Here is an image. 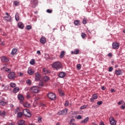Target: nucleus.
I'll use <instances>...</instances> for the list:
<instances>
[{"label":"nucleus","instance_id":"412c9836","mask_svg":"<svg viewBox=\"0 0 125 125\" xmlns=\"http://www.w3.org/2000/svg\"><path fill=\"white\" fill-rule=\"evenodd\" d=\"M17 52V49L16 48H14L13 49L11 54V55H15V54H16V53Z\"/></svg>","mask_w":125,"mask_h":125},{"label":"nucleus","instance_id":"f3484780","mask_svg":"<svg viewBox=\"0 0 125 125\" xmlns=\"http://www.w3.org/2000/svg\"><path fill=\"white\" fill-rule=\"evenodd\" d=\"M18 125H27V124H25V121H24V120H20L18 122Z\"/></svg>","mask_w":125,"mask_h":125},{"label":"nucleus","instance_id":"680f3d73","mask_svg":"<svg viewBox=\"0 0 125 125\" xmlns=\"http://www.w3.org/2000/svg\"><path fill=\"white\" fill-rule=\"evenodd\" d=\"M94 99L92 97V98L90 99V101L91 102H93V101H94Z\"/></svg>","mask_w":125,"mask_h":125},{"label":"nucleus","instance_id":"5701e85b","mask_svg":"<svg viewBox=\"0 0 125 125\" xmlns=\"http://www.w3.org/2000/svg\"><path fill=\"white\" fill-rule=\"evenodd\" d=\"M18 91H19V87H16L13 90L14 93H17Z\"/></svg>","mask_w":125,"mask_h":125},{"label":"nucleus","instance_id":"bb28decb","mask_svg":"<svg viewBox=\"0 0 125 125\" xmlns=\"http://www.w3.org/2000/svg\"><path fill=\"white\" fill-rule=\"evenodd\" d=\"M4 19L7 21H10L11 20V17L10 16L4 17Z\"/></svg>","mask_w":125,"mask_h":125},{"label":"nucleus","instance_id":"c85d7f7f","mask_svg":"<svg viewBox=\"0 0 125 125\" xmlns=\"http://www.w3.org/2000/svg\"><path fill=\"white\" fill-rule=\"evenodd\" d=\"M64 56H65V52L64 51H62L60 56V58H63V57H64Z\"/></svg>","mask_w":125,"mask_h":125},{"label":"nucleus","instance_id":"aec40b11","mask_svg":"<svg viewBox=\"0 0 125 125\" xmlns=\"http://www.w3.org/2000/svg\"><path fill=\"white\" fill-rule=\"evenodd\" d=\"M80 52V50L79 49H76L74 51H71L72 54H79V53Z\"/></svg>","mask_w":125,"mask_h":125},{"label":"nucleus","instance_id":"a19ab883","mask_svg":"<svg viewBox=\"0 0 125 125\" xmlns=\"http://www.w3.org/2000/svg\"><path fill=\"white\" fill-rule=\"evenodd\" d=\"M14 5L17 6V5H19V2L17 1H15L14 2Z\"/></svg>","mask_w":125,"mask_h":125},{"label":"nucleus","instance_id":"69168bd1","mask_svg":"<svg viewBox=\"0 0 125 125\" xmlns=\"http://www.w3.org/2000/svg\"><path fill=\"white\" fill-rule=\"evenodd\" d=\"M102 90H105V89H106V88H105V87H104V86H103V87H102Z\"/></svg>","mask_w":125,"mask_h":125},{"label":"nucleus","instance_id":"9d476101","mask_svg":"<svg viewBox=\"0 0 125 125\" xmlns=\"http://www.w3.org/2000/svg\"><path fill=\"white\" fill-rule=\"evenodd\" d=\"M40 41L41 43H42V44H44V43L46 42V38L42 36V37H41Z\"/></svg>","mask_w":125,"mask_h":125},{"label":"nucleus","instance_id":"6ab92c4d","mask_svg":"<svg viewBox=\"0 0 125 125\" xmlns=\"http://www.w3.org/2000/svg\"><path fill=\"white\" fill-rule=\"evenodd\" d=\"M18 98L19 100H21V101H23L24 100V97L22 94H19L18 96Z\"/></svg>","mask_w":125,"mask_h":125},{"label":"nucleus","instance_id":"7c9ffc66","mask_svg":"<svg viewBox=\"0 0 125 125\" xmlns=\"http://www.w3.org/2000/svg\"><path fill=\"white\" fill-rule=\"evenodd\" d=\"M10 86L11 87H15V86H16V84L15 83H10Z\"/></svg>","mask_w":125,"mask_h":125},{"label":"nucleus","instance_id":"5fc2aeb1","mask_svg":"<svg viewBox=\"0 0 125 125\" xmlns=\"http://www.w3.org/2000/svg\"><path fill=\"white\" fill-rule=\"evenodd\" d=\"M92 109H96V108H98V105H93L92 106Z\"/></svg>","mask_w":125,"mask_h":125},{"label":"nucleus","instance_id":"e2e57ef3","mask_svg":"<svg viewBox=\"0 0 125 125\" xmlns=\"http://www.w3.org/2000/svg\"><path fill=\"white\" fill-rule=\"evenodd\" d=\"M26 97L27 98L29 99L30 98L31 96H30V94H27Z\"/></svg>","mask_w":125,"mask_h":125},{"label":"nucleus","instance_id":"39448f33","mask_svg":"<svg viewBox=\"0 0 125 125\" xmlns=\"http://www.w3.org/2000/svg\"><path fill=\"white\" fill-rule=\"evenodd\" d=\"M8 102L6 100H5V98L2 97L0 99V105L1 106H4L5 105L7 104Z\"/></svg>","mask_w":125,"mask_h":125},{"label":"nucleus","instance_id":"8fccbe9b","mask_svg":"<svg viewBox=\"0 0 125 125\" xmlns=\"http://www.w3.org/2000/svg\"><path fill=\"white\" fill-rule=\"evenodd\" d=\"M86 22H87V21H86V19H85V18H84V19H83V24H86Z\"/></svg>","mask_w":125,"mask_h":125},{"label":"nucleus","instance_id":"6e6552de","mask_svg":"<svg viewBox=\"0 0 125 125\" xmlns=\"http://www.w3.org/2000/svg\"><path fill=\"white\" fill-rule=\"evenodd\" d=\"M109 121L111 125H116L117 124V122L114 117L111 116L109 117Z\"/></svg>","mask_w":125,"mask_h":125},{"label":"nucleus","instance_id":"7ed1b4c3","mask_svg":"<svg viewBox=\"0 0 125 125\" xmlns=\"http://www.w3.org/2000/svg\"><path fill=\"white\" fill-rule=\"evenodd\" d=\"M47 97L51 100H56V95H55V94H54L52 92L48 93L47 94Z\"/></svg>","mask_w":125,"mask_h":125},{"label":"nucleus","instance_id":"f704fd0d","mask_svg":"<svg viewBox=\"0 0 125 125\" xmlns=\"http://www.w3.org/2000/svg\"><path fill=\"white\" fill-rule=\"evenodd\" d=\"M26 83L28 84V85H31V84H32V82L30 80V79L26 80Z\"/></svg>","mask_w":125,"mask_h":125},{"label":"nucleus","instance_id":"58836bf2","mask_svg":"<svg viewBox=\"0 0 125 125\" xmlns=\"http://www.w3.org/2000/svg\"><path fill=\"white\" fill-rule=\"evenodd\" d=\"M81 37L82 38H83V39H84V38L86 37V35L85 34V33H82L81 34Z\"/></svg>","mask_w":125,"mask_h":125},{"label":"nucleus","instance_id":"2eb2a0df","mask_svg":"<svg viewBox=\"0 0 125 125\" xmlns=\"http://www.w3.org/2000/svg\"><path fill=\"white\" fill-rule=\"evenodd\" d=\"M31 3L33 6H36L38 4V0H31Z\"/></svg>","mask_w":125,"mask_h":125},{"label":"nucleus","instance_id":"c756f323","mask_svg":"<svg viewBox=\"0 0 125 125\" xmlns=\"http://www.w3.org/2000/svg\"><path fill=\"white\" fill-rule=\"evenodd\" d=\"M23 106L24 107H26V108H29L30 105V104H29V103H23Z\"/></svg>","mask_w":125,"mask_h":125},{"label":"nucleus","instance_id":"a211bd4d","mask_svg":"<svg viewBox=\"0 0 125 125\" xmlns=\"http://www.w3.org/2000/svg\"><path fill=\"white\" fill-rule=\"evenodd\" d=\"M18 26L19 27V28H20V29H23L24 28V24H23V23L20 22H19L18 23Z\"/></svg>","mask_w":125,"mask_h":125},{"label":"nucleus","instance_id":"1a4fd4ad","mask_svg":"<svg viewBox=\"0 0 125 125\" xmlns=\"http://www.w3.org/2000/svg\"><path fill=\"white\" fill-rule=\"evenodd\" d=\"M67 109H63L58 112V115H66L67 114Z\"/></svg>","mask_w":125,"mask_h":125},{"label":"nucleus","instance_id":"09e8293b","mask_svg":"<svg viewBox=\"0 0 125 125\" xmlns=\"http://www.w3.org/2000/svg\"><path fill=\"white\" fill-rule=\"evenodd\" d=\"M69 105V102L68 101H66L64 104V106H68Z\"/></svg>","mask_w":125,"mask_h":125},{"label":"nucleus","instance_id":"20e7f679","mask_svg":"<svg viewBox=\"0 0 125 125\" xmlns=\"http://www.w3.org/2000/svg\"><path fill=\"white\" fill-rule=\"evenodd\" d=\"M30 92H32L33 93H38L39 91H40V89L38 86H33L30 89Z\"/></svg>","mask_w":125,"mask_h":125},{"label":"nucleus","instance_id":"49530a36","mask_svg":"<svg viewBox=\"0 0 125 125\" xmlns=\"http://www.w3.org/2000/svg\"><path fill=\"white\" fill-rule=\"evenodd\" d=\"M124 101H121L118 103V105H122V104H124Z\"/></svg>","mask_w":125,"mask_h":125},{"label":"nucleus","instance_id":"393cba45","mask_svg":"<svg viewBox=\"0 0 125 125\" xmlns=\"http://www.w3.org/2000/svg\"><path fill=\"white\" fill-rule=\"evenodd\" d=\"M27 73H28V74H29V75H33L34 74V72L33 71V70H32V69L31 68H28Z\"/></svg>","mask_w":125,"mask_h":125},{"label":"nucleus","instance_id":"864d4df0","mask_svg":"<svg viewBox=\"0 0 125 125\" xmlns=\"http://www.w3.org/2000/svg\"><path fill=\"white\" fill-rule=\"evenodd\" d=\"M5 72H8V73H10V72L11 71L10 70V69H9V68H6V69H5Z\"/></svg>","mask_w":125,"mask_h":125},{"label":"nucleus","instance_id":"4d7b16f0","mask_svg":"<svg viewBox=\"0 0 125 125\" xmlns=\"http://www.w3.org/2000/svg\"><path fill=\"white\" fill-rule=\"evenodd\" d=\"M18 75L20 77H22V76H23V74L21 72H20L18 73Z\"/></svg>","mask_w":125,"mask_h":125},{"label":"nucleus","instance_id":"b1692460","mask_svg":"<svg viewBox=\"0 0 125 125\" xmlns=\"http://www.w3.org/2000/svg\"><path fill=\"white\" fill-rule=\"evenodd\" d=\"M42 71V73L44 75H47V74H48V73H49V71H48V70L46 68H43Z\"/></svg>","mask_w":125,"mask_h":125},{"label":"nucleus","instance_id":"0eeeda50","mask_svg":"<svg viewBox=\"0 0 125 125\" xmlns=\"http://www.w3.org/2000/svg\"><path fill=\"white\" fill-rule=\"evenodd\" d=\"M112 47L113 49H119L120 48V43L117 42H114L112 43Z\"/></svg>","mask_w":125,"mask_h":125},{"label":"nucleus","instance_id":"bf43d9fd","mask_svg":"<svg viewBox=\"0 0 125 125\" xmlns=\"http://www.w3.org/2000/svg\"><path fill=\"white\" fill-rule=\"evenodd\" d=\"M38 122L39 123H42V118H38Z\"/></svg>","mask_w":125,"mask_h":125},{"label":"nucleus","instance_id":"ddd939ff","mask_svg":"<svg viewBox=\"0 0 125 125\" xmlns=\"http://www.w3.org/2000/svg\"><path fill=\"white\" fill-rule=\"evenodd\" d=\"M1 60L2 62H5V63L9 61V60L7 58H6V57H4V56L1 57Z\"/></svg>","mask_w":125,"mask_h":125},{"label":"nucleus","instance_id":"e433bc0d","mask_svg":"<svg viewBox=\"0 0 125 125\" xmlns=\"http://www.w3.org/2000/svg\"><path fill=\"white\" fill-rule=\"evenodd\" d=\"M39 86H40V87H42V86H43V82L40 81L39 83Z\"/></svg>","mask_w":125,"mask_h":125},{"label":"nucleus","instance_id":"4c0bfd02","mask_svg":"<svg viewBox=\"0 0 125 125\" xmlns=\"http://www.w3.org/2000/svg\"><path fill=\"white\" fill-rule=\"evenodd\" d=\"M0 116H5V111H0Z\"/></svg>","mask_w":125,"mask_h":125},{"label":"nucleus","instance_id":"9b49d317","mask_svg":"<svg viewBox=\"0 0 125 125\" xmlns=\"http://www.w3.org/2000/svg\"><path fill=\"white\" fill-rule=\"evenodd\" d=\"M41 78H42V76L40 75V73L37 72L35 74V80L36 81H40L41 80Z\"/></svg>","mask_w":125,"mask_h":125},{"label":"nucleus","instance_id":"72a5a7b5","mask_svg":"<svg viewBox=\"0 0 125 125\" xmlns=\"http://www.w3.org/2000/svg\"><path fill=\"white\" fill-rule=\"evenodd\" d=\"M18 118H21L22 116H23V113L22 112H19L17 114Z\"/></svg>","mask_w":125,"mask_h":125},{"label":"nucleus","instance_id":"79ce46f5","mask_svg":"<svg viewBox=\"0 0 125 125\" xmlns=\"http://www.w3.org/2000/svg\"><path fill=\"white\" fill-rule=\"evenodd\" d=\"M92 97L95 99H97V95L96 94H94L92 95Z\"/></svg>","mask_w":125,"mask_h":125},{"label":"nucleus","instance_id":"37998d69","mask_svg":"<svg viewBox=\"0 0 125 125\" xmlns=\"http://www.w3.org/2000/svg\"><path fill=\"white\" fill-rule=\"evenodd\" d=\"M85 108H86V105H84L81 106L80 109L81 110H83V109H85Z\"/></svg>","mask_w":125,"mask_h":125},{"label":"nucleus","instance_id":"603ef678","mask_svg":"<svg viewBox=\"0 0 125 125\" xmlns=\"http://www.w3.org/2000/svg\"><path fill=\"white\" fill-rule=\"evenodd\" d=\"M103 103L102 101H99L97 103V105H101Z\"/></svg>","mask_w":125,"mask_h":125},{"label":"nucleus","instance_id":"dca6fc26","mask_svg":"<svg viewBox=\"0 0 125 125\" xmlns=\"http://www.w3.org/2000/svg\"><path fill=\"white\" fill-rule=\"evenodd\" d=\"M88 120H89V118L86 117L84 120L81 121V124H86L87 122H88Z\"/></svg>","mask_w":125,"mask_h":125},{"label":"nucleus","instance_id":"c03bdc74","mask_svg":"<svg viewBox=\"0 0 125 125\" xmlns=\"http://www.w3.org/2000/svg\"><path fill=\"white\" fill-rule=\"evenodd\" d=\"M31 29H32V26H31V25L26 26V29L27 30H31Z\"/></svg>","mask_w":125,"mask_h":125},{"label":"nucleus","instance_id":"c9c22d12","mask_svg":"<svg viewBox=\"0 0 125 125\" xmlns=\"http://www.w3.org/2000/svg\"><path fill=\"white\" fill-rule=\"evenodd\" d=\"M59 91L60 92V96H64V95H65V94H64V93L62 92V91L60 89L59 90Z\"/></svg>","mask_w":125,"mask_h":125},{"label":"nucleus","instance_id":"338daca9","mask_svg":"<svg viewBox=\"0 0 125 125\" xmlns=\"http://www.w3.org/2000/svg\"><path fill=\"white\" fill-rule=\"evenodd\" d=\"M9 125H15V124L13 123H9Z\"/></svg>","mask_w":125,"mask_h":125},{"label":"nucleus","instance_id":"cd10ccee","mask_svg":"<svg viewBox=\"0 0 125 125\" xmlns=\"http://www.w3.org/2000/svg\"><path fill=\"white\" fill-rule=\"evenodd\" d=\"M15 20L17 21H19V20H20V19H19V13H16V15H15Z\"/></svg>","mask_w":125,"mask_h":125},{"label":"nucleus","instance_id":"13d9d810","mask_svg":"<svg viewBox=\"0 0 125 125\" xmlns=\"http://www.w3.org/2000/svg\"><path fill=\"white\" fill-rule=\"evenodd\" d=\"M37 54H38V55H41V51L38 50L37 51Z\"/></svg>","mask_w":125,"mask_h":125},{"label":"nucleus","instance_id":"423d86ee","mask_svg":"<svg viewBox=\"0 0 125 125\" xmlns=\"http://www.w3.org/2000/svg\"><path fill=\"white\" fill-rule=\"evenodd\" d=\"M23 114L25 117H31V112H30V110L29 109H24L23 110Z\"/></svg>","mask_w":125,"mask_h":125},{"label":"nucleus","instance_id":"052dcab7","mask_svg":"<svg viewBox=\"0 0 125 125\" xmlns=\"http://www.w3.org/2000/svg\"><path fill=\"white\" fill-rule=\"evenodd\" d=\"M120 108H121V109H123V110H125V106H124V105H122L121 106H120Z\"/></svg>","mask_w":125,"mask_h":125},{"label":"nucleus","instance_id":"ea45409f","mask_svg":"<svg viewBox=\"0 0 125 125\" xmlns=\"http://www.w3.org/2000/svg\"><path fill=\"white\" fill-rule=\"evenodd\" d=\"M30 64H31V65H34L35 64V60L32 59L30 62Z\"/></svg>","mask_w":125,"mask_h":125},{"label":"nucleus","instance_id":"774afa93","mask_svg":"<svg viewBox=\"0 0 125 125\" xmlns=\"http://www.w3.org/2000/svg\"><path fill=\"white\" fill-rule=\"evenodd\" d=\"M100 125H104V123H103V122H101L100 123Z\"/></svg>","mask_w":125,"mask_h":125},{"label":"nucleus","instance_id":"0e129e2a","mask_svg":"<svg viewBox=\"0 0 125 125\" xmlns=\"http://www.w3.org/2000/svg\"><path fill=\"white\" fill-rule=\"evenodd\" d=\"M108 57H111V56H112V53H110L108 54Z\"/></svg>","mask_w":125,"mask_h":125},{"label":"nucleus","instance_id":"4468645a","mask_svg":"<svg viewBox=\"0 0 125 125\" xmlns=\"http://www.w3.org/2000/svg\"><path fill=\"white\" fill-rule=\"evenodd\" d=\"M59 78H65L66 77V73L64 72H61L59 74Z\"/></svg>","mask_w":125,"mask_h":125},{"label":"nucleus","instance_id":"a878e982","mask_svg":"<svg viewBox=\"0 0 125 125\" xmlns=\"http://www.w3.org/2000/svg\"><path fill=\"white\" fill-rule=\"evenodd\" d=\"M43 81L44 82H47L49 81V77H48L47 76H45L43 78Z\"/></svg>","mask_w":125,"mask_h":125},{"label":"nucleus","instance_id":"473e14b6","mask_svg":"<svg viewBox=\"0 0 125 125\" xmlns=\"http://www.w3.org/2000/svg\"><path fill=\"white\" fill-rule=\"evenodd\" d=\"M44 58L45 59H46V60H47V59H49V55H48V54H45Z\"/></svg>","mask_w":125,"mask_h":125},{"label":"nucleus","instance_id":"2f4dec72","mask_svg":"<svg viewBox=\"0 0 125 125\" xmlns=\"http://www.w3.org/2000/svg\"><path fill=\"white\" fill-rule=\"evenodd\" d=\"M74 25L78 26V25H79V24H80V21L76 20L74 21Z\"/></svg>","mask_w":125,"mask_h":125},{"label":"nucleus","instance_id":"6e6d98bb","mask_svg":"<svg viewBox=\"0 0 125 125\" xmlns=\"http://www.w3.org/2000/svg\"><path fill=\"white\" fill-rule=\"evenodd\" d=\"M109 72H112L113 71V67H110L108 69Z\"/></svg>","mask_w":125,"mask_h":125},{"label":"nucleus","instance_id":"3c124183","mask_svg":"<svg viewBox=\"0 0 125 125\" xmlns=\"http://www.w3.org/2000/svg\"><path fill=\"white\" fill-rule=\"evenodd\" d=\"M76 118H77L78 120H81V119H82V116H81V115H78V116H76Z\"/></svg>","mask_w":125,"mask_h":125},{"label":"nucleus","instance_id":"f257e3e1","mask_svg":"<svg viewBox=\"0 0 125 125\" xmlns=\"http://www.w3.org/2000/svg\"><path fill=\"white\" fill-rule=\"evenodd\" d=\"M52 67L54 69H56V70H58V69H61L62 67L61 62H55L52 64Z\"/></svg>","mask_w":125,"mask_h":125},{"label":"nucleus","instance_id":"4be33fe9","mask_svg":"<svg viewBox=\"0 0 125 125\" xmlns=\"http://www.w3.org/2000/svg\"><path fill=\"white\" fill-rule=\"evenodd\" d=\"M1 87H3V89L1 90V91H4V90H7V89H8V87L4 86V84L1 85Z\"/></svg>","mask_w":125,"mask_h":125},{"label":"nucleus","instance_id":"a18cd8bd","mask_svg":"<svg viewBox=\"0 0 125 125\" xmlns=\"http://www.w3.org/2000/svg\"><path fill=\"white\" fill-rule=\"evenodd\" d=\"M46 12H47V13H52V10H50L49 9H48L47 10H46Z\"/></svg>","mask_w":125,"mask_h":125},{"label":"nucleus","instance_id":"f03ea898","mask_svg":"<svg viewBox=\"0 0 125 125\" xmlns=\"http://www.w3.org/2000/svg\"><path fill=\"white\" fill-rule=\"evenodd\" d=\"M16 78V74L14 72H11L8 75V79L9 80H15Z\"/></svg>","mask_w":125,"mask_h":125},{"label":"nucleus","instance_id":"f8f14e48","mask_svg":"<svg viewBox=\"0 0 125 125\" xmlns=\"http://www.w3.org/2000/svg\"><path fill=\"white\" fill-rule=\"evenodd\" d=\"M115 74L116 76H121L123 74V72H122V70L119 69L115 70Z\"/></svg>","mask_w":125,"mask_h":125},{"label":"nucleus","instance_id":"de8ad7c7","mask_svg":"<svg viewBox=\"0 0 125 125\" xmlns=\"http://www.w3.org/2000/svg\"><path fill=\"white\" fill-rule=\"evenodd\" d=\"M77 69H79V70H80V69H81V68H82V65H81L80 64H78L77 65Z\"/></svg>","mask_w":125,"mask_h":125}]
</instances>
